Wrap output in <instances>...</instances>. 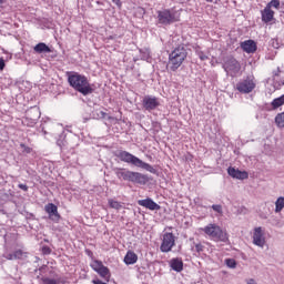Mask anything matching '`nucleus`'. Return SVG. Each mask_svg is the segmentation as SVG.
<instances>
[{"label": "nucleus", "mask_w": 284, "mask_h": 284, "mask_svg": "<svg viewBox=\"0 0 284 284\" xmlns=\"http://www.w3.org/2000/svg\"><path fill=\"white\" fill-rule=\"evenodd\" d=\"M185 59H187V48H185V44L175 47L169 54V61L166 64L168 70L176 72L181 65H183V61H185Z\"/></svg>", "instance_id": "2"}, {"label": "nucleus", "mask_w": 284, "mask_h": 284, "mask_svg": "<svg viewBox=\"0 0 284 284\" xmlns=\"http://www.w3.org/2000/svg\"><path fill=\"white\" fill-rule=\"evenodd\" d=\"M13 254H14L16 260H20L26 256V253H23V251H21V250L14 251Z\"/></svg>", "instance_id": "31"}, {"label": "nucleus", "mask_w": 284, "mask_h": 284, "mask_svg": "<svg viewBox=\"0 0 284 284\" xmlns=\"http://www.w3.org/2000/svg\"><path fill=\"white\" fill-rule=\"evenodd\" d=\"M98 274H100L104 281H110V268H108L105 265L98 271Z\"/></svg>", "instance_id": "21"}, {"label": "nucleus", "mask_w": 284, "mask_h": 284, "mask_svg": "<svg viewBox=\"0 0 284 284\" xmlns=\"http://www.w3.org/2000/svg\"><path fill=\"white\" fill-rule=\"evenodd\" d=\"M271 105L273 110H277V108H281L282 105H284V94L281 95L280 98L274 99Z\"/></svg>", "instance_id": "22"}, {"label": "nucleus", "mask_w": 284, "mask_h": 284, "mask_svg": "<svg viewBox=\"0 0 284 284\" xmlns=\"http://www.w3.org/2000/svg\"><path fill=\"white\" fill-rule=\"evenodd\" d=\"M113 172L118 179L129 181L130 183H136L138 185H145L150 182L148 175L128 169L115 168Z\"/></svg>", "instance_id": "3"}, {"label": "nucleus", "mask_w": 284, "mask_h": 284, "mask_svg": "<svg viewBox=\"0 0 284 284\" xmlns=\"http://www.w3.org/2000/svg\"><path fill=\"white\" fill-rule=\"evenodd\" d=\"M27 119H30L31 124L34 125L39 119H41V111L39 110V106H33L29 109L26 113Z\"/></svg>", "instance_id": "14"}, {"label": "nucleus", "mask_w": 284, "mask_h": 284, "mask_svg": "<svg viewBox=\"0 0 284 284\" xmlns=\"http://www.w3.org/2000/svg\"><path fill=\"white\" fill-rule=\"evenodd\" d=\"M207 1V3H212V1H214V0H206Z\"/></svg>", "instance_id": "42"}, {"label": "nucleus", "mask_w": 284, "mask_h": 284, "mask_svg": "<svg viewBox=\"0 0 284 284\" xmlns=\"http://www.w3.org/2000/svg\"><path fill=\"white\" fill-rule=\"evenodd\" d=\"M68 83L75 92H79L83 97H88L94 92V84H91L88 77L83 74L72 72L68 75Z\"/></svg>", "instance_id": "1"}, {"label": "nucleus", "mask_w": 284, "mask_h": 284, "mask_svg": "<svg viewBox=\"0 0 284 284\" xmlns=\"http://www.w3.org/2000/svg\"><path fill=\"white\" fill-rule=\"evenodd\" d=\"M246 284H256V281H254V278H251V280L247 281Z\"/></svg>", "instance_id": "40"}, {"label": "nucleus", "mask_w": 284, "mask_h": 284, "mask_svg": "<svg viewBox=\"0 0 284 284\" xmlns=\"http://www.w3.org/2000/svg\"><path fill=\"white\" fill-rule=\"evenodd\" d=\"M138 205L141 207H145L146 210H151L152 212L161 210V205H159L154 200L148 197L145 200H139Z\"/></svg>", "instance_id": "13"}, {"label": "nucleus", "mask_w": 284, "mask_h": 284, "mask_svg": "<svg viewBox=\"0 0 284 284\" xmlns=\"http://www.w3.org/2000/svg\"><path fill=\"white\" fill-rule=\"evenodd\" d=\"M226 265H227V267H231L232 270H234V267H236V261L226 260Z\"/></svg>", "instance_id": "33"}, {"label": "nucleus", "mask_w": 284, "mask_h": 284, "mask_svg": "<svg viewBox=\"0 0 284 284\" xmlns=\"http://www.w3.org/2000/svg\"><path fill=\"white\" fill-rule=\"evenodd\" d=\"M6 0H0V3H3Z\"/></svg>", "instance_id": "43"}, {"label": "nucleus", "mask_w": 284, "mask_h": 284, "mask_svg": "<svg viewBox=\"0 0 284 284\" xmlns=\"http://www.w3.org/2000/svg\"><path fill=\"white\" fill-rule=\"evenodd\" d=\"M9 261H17V257H14V253H11L8 255Z\"/></svg>", "instance_id": "37"}, {"label": "nucleus", "mask_w": 284, "mask_h": 284, "mask_svg": "<svg viewBox=\"0 0 284 284\" xmlns=\"http://www.w3.org/2000/svg\"><path fill=\"white\" fill-rule=\"evenodd\" d=\"M176 245V237L172 233H164L162 237V243L160 246L161 252L168 253L172 252V247Z\"/></svg>", "instance_id": "8"}, {"label": "nucleus", "mask_w": 284, "mask_h": 284, "mask_svg": "<svg viewBox=\"0 0 284 284\" xmlns=\"http://www.w3.org/2000/svg\"><path fill=\"white\" fill-rule=\"evenodd\" d=\"M110 207H112L113 210H121V203L119 201H114L112 199H110L108 201Z\"/></svg>", "instance_id": "27"}, {"label": "nucleus", "mask_w": 284, "mask_h": 284, "mask_svg": "<svg viewBox=\"0 0 284 284\" xmlns=\"http://www.w3.org/2000/svg\"><path fill=\"white\" fill-rule=\"evenodd\" d=\"M194 247H195V252H197V254H201V252H203V250H205V246H203V244H201V243H195Z\"/></svg>", "instance_id": "32"}, {"label": "nucleus", "mask_w": 284, "mask_h": 284, "mask_svg": "<svg viewBox=\"0 0 284 284\" xmlns=\"http://www.w3.org/2000/svg\"><path fill=\"white\" fill-rule=\"evenodd\" d=\"M44 212L49 214V219L53 221V223H59L61 215L59 214V209L54 203H49L44 206Z\"/></svg>", "instance_id": "12"}, {"label": "nucleus", "mask_w": 284, "mask_h": 284, "mask_svg": "<svg viewBox=\"0 0 284 284\" xmlns=\"http://www.w3.org/2000/svg\"><path fill=\"white\" fill-rule=\"evenodd\" d=\"M274 19V11L270 9V7H265L264 10H262V21L264 23H270Z\"/></svg>", "instance_id": "18"}, {"label": "nucleus", "mask_w": 284, "mask_h": 284, "mask_svg": "<svg viewBox=\"0 0 284 284\" xmlns=\"http://www.w3.org/2000/svg\"><path fill=\"white\" fill-rule=\"evenodd\" d=\"M241 48L244 52H247V54H252L256 52V42H254V40H246L242 42Z\"/></svg>", "instance_id": "16"}, {"label": "nucleus", "mask_w": 284, "mask_h": 284, "mask_svg": "<svg viewBox=\"0 0 284 284\" xmlns=\"http://www.w3.org/2000/svg\"><path fill=\"white\" fill-rule=\"evenodd\" d=\"M254 88H256V84L250 79L243 80L236 84V90L242 94H250Z\"/></svg>", "instance_id": "11"}, {"label": "nucleus", "mask_w": 284, "mask_h": 284, "mask_svg": "<svg viewBox=\"0 0 284 284\" xmlns=\"http://www.w3.org/2000/svg\"><path fill=\"white\" fill-rule=\"evenodd\" d=\"M115 156L123 163H129L135 168H142V170H146V172H151V174L156 172V170H154L149 163L143 162L141 159L136 158V155H133L128 151H119Z\"/></svg>", "instance_id": "4"}, {"label": "nucleus", "mask_w": 284, "mask_h": 284, "mask_svg": "<svg viewBox=\"0 0 284 284\" xmlns=\"http://www.w3.org/2000/svg\"><path fill=\"white\" fill-rule=\"evenodd\" d=\"M42 133H43V134H48V132H47L45 130H43V129H42Z\"/></svg>", "instance_id": "41"}, {"label": "nucleus", "mask_w": 284, "mask_h": 284, "mask_svg": "<svg viewBox=\"0 0 284 284\" xmlns=\"http://www.w3.org/2000/svg\"><path fill=\"white\" fill-rule=\"evenodd\" d=\"M211 207H212V210H213L214 212H217V214H223V206H222V205H220V204H213Z\"/></svg>", "instance_id": "30"}, {"label": "nucleus", "mask_w": 284, "mask_h": 284, "mask_svg": "<svg viewBox=\"0 0 284 284\" xmlns=\"http://www.w3.org/2000/svg\"><path fill=\"white\" fill-rule=\"evenodd\" d=\"M229 176H232V179H237L240 181H244V179H247L248 174L245 171H240L239 169H234L230 166L227 169Z\"/></svg>", "instance_id": "15"}, {"label": "nucleus", "mask_w": 284, "mask_h": 284, "mask_svg": "<svg viewBox=\"0 0 284 284\" xmlns=\"http://www.w3.org/2000/svg\"><path fill=\"white\" fill-rule=\"evenodd\" d=\"M103 262L101 261H94L92 264H91V267L92 270H94V272H99L102 267H103Z\"/></svg>", "instance_id": "26"}, {"label": "nucleus", "mask_w": 284, "mask_h": 284, "mask_svg": "<svg viewBox=\"0 0 284 284\" xmlns=\"http://www.w3.org/2000/svg\"><path fill=\"white\" fill-rule=\"evenodd\" d=\"M95 115H97V119H112V116L108 115V113L101 110H97Z\"/></svg>", "instance_id": "28"}, {"label": "nucleus", "mask_w": 284, "mask_h": 284, "mask_svg": "<svg viewBox=\"0 0 284 284\" xmlns=\"http://www.w3.org/2000/svg\"><path fill=\"white\" fill-rule=\"evenodd\" d=\"M161 105V102L159 101V98L153 95H145L142 100V106L148 112H152V110H156Z\"/></svg>", "instance_id": "10"}, {"label": "nucleus", "mask_w": 284, "mask_h": 284, "mask_svg": "<svg viewBox=\"0 0 284 284\" xmlns=\"http://www.w3.org/2000/svg\"><path fill=\"white\" fill-rule=\"evenodd\" d=\"M223 68L226 74H229L230 77H236V74L241 72V64L233 57H229L225 59Z\"/></svg>", "instance_id": "7"}, {"label": "nucleus", "mask_w": 284, "mask_h": 284, "mask_svg": "<svg viewBox=\"0 0 284 284\" xmlns=\"http://www.w3.org/2000/svg\"><path fill=\"white\" fill-rule=\"evenodd\" d=\"M139 261V255L136 253L129 251L126 255L124 256V263L125 265H134Z\"/></svg>", "instance_id": "19"}, {"label": "nucleus", "mask_w": 284, "mask_h": 284, "mask_svg": "<svg viewBox=\"0 0 284 284\" xmlns=\"http://www.w3.org/2000/svg\"><path fill=\"white\" fill-rule=\"evenodd\" d=\"M275 123H276L277 128H284V112L278 113L275 116Z\"/></svg>", "instance_id": "24"}, {"label": "nucleus", "mask_w": 284, "mask_h": 284, "mask_svg": "<svg viewBox=\"0 0 284 284\" xmlns=\"http://www.w3.org/2000/svg\"><path fill=\"white\" fill-rule=\"evenodd\" d=\"M252 241H253V245H256V247H261V250H263V247H265V230H263V227L257 226L253 230V235H252Z\"/></svg>", "instance_id": "9"}, {"label": "nucleus", "mask_w": 284, "mask_h": 284, "mask_svg": "<svg viewBox=\"0 0 284 284\" xmlns=\"http://www.w3.org/2000/svg\"><path fill=\"white\" fill-rule=\"evenodd\" d=\"M202 230L212 241H221L222 243L227 242V233L216 224H209Z\"/></svg>", "instance_id": "5"}, {"label": "nucleus", "mask_w": 284, "mask_h": 284, "mask_svg": "<svg viewBox=\"0 0 284 284\" xmlns=\"http://www.w3.org/2000/svg\"><path fill=\"white\" fill-rule=\"evenodd\" d=\"M18 187L20 190H23V192H28V185H26V184H19Z\"/></svg>", "instance_id": "36"}, {"label": "nucleus", "mask_w": 284, "mask_h": 284, "mask_svg": "<svg viewBox=\"0 0 284 284\" xmlns=\"http://www.w3.org/2000/svg\"><path fill=\"white\" fill-rule=\"evenodd\" d=\"M6 68V62L3 59L0 60V70H3Z\"/></svg>", "instance_id": "38"}, {"label": "nucleus", "mask_w": 284, "mask_h": 284, "mask_svg": "<svg viewBox=\"0 0 284 284\" xmlns=\"http://www.w3.org/2000/svg\"><path fill=\"white\" fill-rule=\"evenodd\" d=\"M180 14L178 11L164 9L158 11V22L162 26H170L171 23H176L179 21Z\"/></svg>", "instance_id": "6"}, {"label": "nucleus", "mask_w": 284, "mask_h": 284, "mask_svg": "<svg viewBox=\"0 0 284 284\" xmlns=\"http://www.w3.org/2000/svg\"><path fill=\"white\" fill-rule=\"evenodd\" d=\"M266 7L272 10V8H275V10H278L281 8V1L280 0H271Z\"/></svg>", "instance_id": "25"}, {"label": "nucleus", "mask_w": 284, "mask_h": 284, "mask_svg": "<svg viewBox=\"0 0 284 284\" xmlns=\"http://www.w3.org/2000/svg\"><path fill=\"white\" fill-rule=\"evenodd\" d=\"M43 284H58L59 280L50 278V277H42Z\"/></svg>", "instance_id": "29"}, {"label": "nucleus", "mask_w": 284, "mask_h": 284, "mask_svg": "<svg viewBox=\"0 0 284 284\" xmlns=\"http://www.w3.org/2000/svg\"><path fill=\"white\" fill-rule=\"evenodd\" d=\"M20 148H22L23 152H26L27 154H30L32 152V149H30L23 143L20 144Z\"/></svg>", "instance_id": "34"}, {"label": "nucleus", "mask_w": 284, "mask_h": 284, "mask_svg": "<svg viewBox=\"0 0 284 284\" xmlns=\"http://www.w3.org/2000/svg\"><path fill=\"white\" fill-rule=\"evenodd\" d=\"M170 267L174 272H183V260L174 257L169 262Z\"/></svg>", "instance_id": "17"}, {"label": "nucleus", "mask_w": 284, "mask_h": 284, "mask_svg": "<svg viewBox=\"0 0 284 284\" xmlns=\"http://www.w3.org/2000/svg\"><path fill=\"white\" fill-rule=\"evenodd\" d=\"M200 59H201V61H206L207 55H205V54L201 53V54H200Z\"/></svg>", "instance_id": "39"}, {"label": "nucleus", "mask_w": 284, "mask_h": 284, "mask_svg": "<svg viewBox=\"0 0 284 284\" xmlns=\"http://www.w3.org/2000/svg\"><path fill=\"white\" fill-rule=\"evenodd\" d=\"M284 209V197L280 196L276 201H275V212H283Z\"/></svg>", "instance_id": "23"}, {"label": "nucleus", "mask_w": 284, "mask_h": 284, "mask_svg": "<svg viewBox=\"0 0 284 284\" xmlns=\"http://www.w3.org/2000/svg\"><path fill=\"white\" fill-rule=\"evenodd\" d=\"M34 52H37L38 54H42V52L44 53H50L52 52V50L50 49V47H48V44L40 42L38 43L34 48H33Z\"/></svg>", "instance_id": "20"}, {"label": "nucleus", "mask_w": 284, "mask_h": 284, "mask_svg": "<svg viewBox=\"0 0 284 284\" xmlns=\"http://www.w3.org/2000/svg\"><path fill=\"white\" fill-rule=\"evenodd\" d=\"M112 3H114L118 8H120L121 9V7H122V2H121V0H112Z\"/></svg>", "instance_id": "35"}]
</instances>
